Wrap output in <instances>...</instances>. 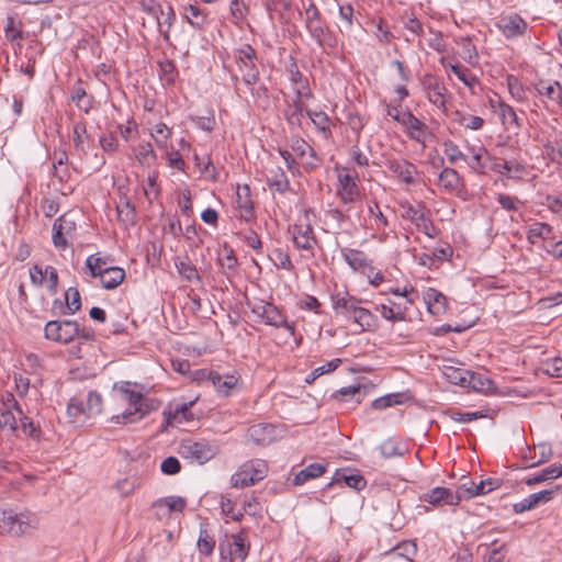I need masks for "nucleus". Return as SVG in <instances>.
I'll list each match as a JSON object with an SVG mask.
<instances>
[{
	"mask_svg": "<svg viewBox=\"0 0 562 562\" xmlns=\"http://www.w3.org/2000/svg\"><path fill=\"white\" fill-rule=\"evenodd\" d=\"M38 526L37 514L29 509L0 508V535L21 537L32 533Z\"/></svg>",
	"mask_w": 562,
	"mask_h": 562,
	"instance_id": "obj_1",
	"label": "nucleus"
},
{
	"mask_svg": "<svg viewBox=\"0 0 562 562\" xmlns=\"http://www.w3.org/2000/svg\"><path fill=\"white\" fill-rule=\"evenodd\" d=\"M234 59L244 83L252 88L260 79L259 69L255 63L257 52L251 45L244 44L235 50Z\"/></svg>",
	"mask_w": 562,
	"mask_h": 562,
	"instance_id": "obj_2",
	"label": "nucleus"
},
{
	"mask_svg": "<svg viewBox=\"0 0 562 562\" xmlns=\"http://www.w3.org/2000/svg\"><path fill=\"white\" fill-rule=\"evenodd\" d=\"M268 473V465L261 459H255L241 464L239 470L231 477V484L236 488L251 486L263 480Z\"/></svg>",
	"mask_w": 562,
	"mask_h": 562,
	"instance_id": "obj_3",
	"label": "nucleus"
},
{
	"mask_svg": "<svg viewBox=\"0 0 562 562\" xmlns=\"http://www.w3.org/2000/svg\"><path fill=\"white\" fill-rule=\"evenodd\" d=\"M45 338L58 344L67 345L79 335V324L72 319H56L46 323Z\"/></svg>",
	"mask_w": 562,
	"mask_h": 562,
	"instance_id": "obj_4",
	"label": "nucleus"
},
{
	"mask_svg": "<svg viewBox=\"0 0 562 562\" xmlns=\"http://www.w3.org/2000/svg\"><path fill=\"white\" fill-rule=\"evenodd\" d=\"M179 454L190 461L204 464L216 456L217 449L206 440H182L178 449Z\"/></svg>",
	"mask_w": 562,
	"mask_h": 562,
	"instance_id": "obj_5",
	"label": "nucleus"
},
{
	"mask_svg": "<svg viewBox=\"0 0 562 562\" xmlns=\"http://www.w3.org/2000/svg\"><path fill=\"white\" fill-rule=\"evenodd\" d=\"M305 29L311 38L324 50L333 49L337 46V36L324 19L306 24Z\"/></svg>",
	"mask_w": 562,
	"mask_h": 562,
	"instance_id": "obj_6",
	"label": "nucleus"
},
{
	"mask_svg": "<svg viewBox=\"0 0 562 562\" xmlns=\"http://www.w3.org/2000/svg\"><path fill=\"white\" fill-rule=\"evenodd\" d=\"M294 246L307 251L311 257L315 256V247L318 245L313 229V224H294L291 227Z\"/></svg>",
	"mask_w": 562,
	"mask_h": 562,
	"instance_id": "obj_7",
	"label": "nucleus"
},
{
	"mask_svg": "<svg viewBox=\"0 0 562 562\" xmlns=\"http://www.w3.org/2000/svg\"><path fill=\"white\" fill-rule=\"evenodd\" d=\"M463 482L458 485L460 499H470L479 495H484L499 486L497 479H487L475 484L470 477L463 476Z\"/></svg>",
	"mask_w": 562,
	"mask_h": 562,
	"instance_id": "obj_8",
	"label": "nucleus"
},
{
	"mask_svg": "<svg viewBox=\"0 0 562 562\" xmlns=\"http://www.w3.org/2000/svg\"><path fill=\"white\" fill-rule=\"evenodd\" d=\"M496 26L507 40L525 35L528 29L527 22L517 13L501 15Z\"/></svg>",
	"mask_w": 562,
	"mask_h": 562,
	"instance_id": "obj_9",
	"label": "nucleus"
},
{
	"mask_svg": "<svg viewBox=\"0 0 562 562\" xmlns=\"http://www.w3.org/2000/svg\"><path fill=\"white\" fill-rule=\"evenodd\" d=\"M422 499L432 506L452 505L457 506L461 502L458 487L451 491L447 487L437 486L422 496Z\"/></svg>",
	"mask_w": 562,
	"mask_h": 562,
	"instance_id": "obj_10",
	"label": "nucleus"
},
{
	"mask_svg": "<svg viewBox=\"0 0 562 562\" xmlns=\"http://www.w3.org/2000/svg\"><path fill=\"white\" fill-rule=\"evenodd\" d=\"M392 119L407 128V135L411 139L422 142V137L427 131V125L417 119L411 111L396 113Z\"/></svg>",
	"mask_w": 562,
	"mask_h": 562,
	"instance_id": "obj_11",
	"label": "nucleus"
},
{
	"mask_svg": "<svg viewBox=\"0 0 562 562\" xmlns=\"http://www.w3.org/2000/svg\"><path fill=\"white\" fill-rule=\"evenodd\" d=\"M357 179V172L352 175L349 172L338 175L337 194L339 195L341 202L351 203L355 202L359 196L360 191L356 182Z\"/></svg>",
	"mask_w": 562,
	"mask_h": 562,
	"instance_id": "obj_12",
	"label": "nucleus"
},
{
	"mask_svg": "<svg viewBox=\"0 0 562 562\" xmlns=\"http://www.w3.org/2000/svg\"><path fill=\"white\" fill-rule=\"evenodd\" d=\"M423 86L426 90L428 101L439 109H445L447 93L445 85L434 76H425Z\"/></svg>",
	"mask_w": 562,
	"mask_h": 562,
	"instance_id": "obj_13",
	"label": "nucleus"
},
{
	"mask_svg": "<svg viewBox=\"0 0 562 562\" xmlns=\"http://www.w3.org/2000/svg\"><path fill=\"white\" fill-rule=\"evenodd\" d=\"M155 409V405L146 397L140 400L139 404L132 409H127L122 414L112 416L111 422L114 424H128L135 423L145 417L150 411Z\"/></svg>",
	"mask_w": 562,
	"mask_h": 562,
	"instance_id": "obj_14",
	"label": "nucleus"
},
{
	"mask_svg": "<svg viewBox=\"0 0 562 562\" xmlns=\"http://www.w3.org/2000/svg\"><path fill=\"white\" fill-rule=\"evenodd\" d=\"M387 168L406 184H414L418 173L416 166L406 159H390Z\"/></svg>",
	"mask_w": 562,
	"mask_h": 562,
	"instance_id": "obj_15",
	"label": "nucleus"
},
{
	"mask_svg": "<svg viewBox=\"0 0 562 562\" xmlns=\"http://www.w3.org/2000/svg\"><path fill=\"white\" fill-rule=\"evenodd\" d=\"M554 490H543L538 493L530 494L526 498L513 505L516 514H521L536 508L539 504H544L553 498Z\"/></svg>",
	"mask_w": 562,
	"mask_h": 562,
	"instance_id": "obj_16",
	"label": "nucleus"
},
{
	"mask_svg": "<svg viewBox=\"0 0 562 562\" xmlns=\"http://www.w3.org/2000/svg\"><path fill=\"white\" fill-rule=\"evenodd\" d=\"M331 303L336 314L352 318L361 301L347 293L346 295H331Z\"/></svg>",
	"mask_w": 562,
	"mask_h": 562,
	"instance_id": "obj_17",
	"label": "nucleus"
},
{
	"mask_svg": "<svg viewBox=\"0 0 562 562\" xmlns=\"http://www.w3.org/2000/svg\"><path fill=\"white\" fill-rule=\"evenodd\" d=\"M370 386L367 384H357L344 386L333 393V398L339 402L353 401L355 404H360L367 396Z\"/></svg>",
	"mask_w": 562,
	"mask_h": 562,
	"instance_id": "obj_18",
	"label": "nucleus"
},
{
	"mask_svg": "<svg viewBox=\"0 0 562 562\" xmlns=\"http://www.w3.org/2000/svg\"><path fill=\"white\" fill-rule=\"evenodd\" d=\"M340 254L353 271H364L366 269H369L370 272H373V268L363 251L344 247L340 249Z\"/></svg>",
	"mask_w": 562,
	"mask_h": 562,
	"instance_id": "obj_19",
	"label": "nucleus"
},
{
	"mask_svg": "<svg viewBox=\"0 0 562 562\" xmlns=\"http://www.w3.org/2000/svg\"><path fill=\"white\" fill-rule=\"evenodd\" d=\"M247 434L255 443L267 446L276 438V427L272 424H256L248 428Z\"/></svg>",
	"mask_w": 562,
	"mask_h": 562,
	"instance_id": "obj_20",
	"label": "nucleus"
},
{
	"mask_svg": "<svg viewBox=\"0 0 562 562\" xmlns=\"http://www.w3.org/2000/svg\"><path fill=\"white\" fill-rule=\"evenodd\" d=\"M424 301L427 305V310L431 315H442L447 311V299L438 290L428 288L424 293Z\"/></svg>",
	"mask_w": 562,
	"mask_h": 562,
	"instance_id": "obj_21",
	"label": "nucleus"
},
{
	"mask_svg": "<svg viewBox=\"0 0 562 562\" xmlns=\"http://www.w3.org/2000/svg\"><path fill=\"white\" fill-rule=\"evenodd\" d=\"M267 308L268 312H266V317L263 318L265 324L276 328L283 327L292 336L295 334L294 323L289 322L286 316L274 304H268Z\"/></svg>",
	"mask_w": 562,
	"mask_h": 562,
	"instance_id": "obj_22",
	"label": "nucleus"
},
{
	"mask_svg": "<svg viewBox=\"0 0 562 562\" xmlns=\"http://www.w3.org/2000/svg\"><path fill=\"white\" fill-rule=\"evenodd\" d=\"M527 239L532 245L537 244L539 239L546 240L550 244L552 240L557 239V235L551 225L542 222H536L529 226L527 231Z\"/></svg>",
	"mask_w": 562,
	"mask_h": 562,
	"instance_id": "obj_23",
	"label": "nucleus"
},
{
	"mask_svg": "<svg viewBox=\"0 0 562 562\" xmlns=\"http://www.w3.org/2000/svg\"><path fill=\"white\" fill-rule=\"evenodd\" d=\"M342 483L357 492L362 491L367 486V481L361 474H345L344 472L337 471L334 479L326 485V488H330L335 485L341 486Z\"/></svg>",
	"mask_w": 562,
	"mask_h": 562,
	"instance_id": "obj_24",
	"label": "nucleus"
},
{
	"mask_svg": "<svg viewBox=\"0 0 562 562\" xmlns=\"http://www.w3.org/2000/svg\"><path fill=\"white\" fill-rule=\"evenodd\" d=\"M227 551L231 562H244L249 552V546L246 543L244 533H236L232 537V542L227 544Z\"/></svg>",
	"mask_w": 562,
	"mask_h": 562,
	"instance_id": "obj_25",
	"label": "nucleus"
},
{
	"mask_svg": "<svg viewBox=\"0 0 562 562\" xmlns=\"http://www.w3.org/2000/svg\"><path fill=\"white\" fill-rule=\"evenodd\" d=\"M100 278L101 285L104 289L112 290L117 288L125 279V271L120 267L103 268Z\"/></svg>",
	"mask_w": 562,
	"mask_h": 562,
	"instance_id": "obj_26",
	"label": "nucleus"
},
{
	"mask_svg": "<svg viewBox=\"0 0 562 562\" xmlns=\"http://www.w3.org/2000/svg\"><path fill=\"white\" fill-rule=\"evenodd\" d=\"M207 380L212 382L217 392L223 395H228L229 392L236 386L237 378L233 374L222 375L217 371L211 370Z\"/></svg>",
	"mask_w": 562,
	"mask_h": 562,
	"instance_id": "obj_27",
	"label": "nucleus"
},
{
	"mask_svg": "<svg viewBox=\"0 0 562 562\" xmlns=\"http://www.w3.org/2000/svg\"><path fill=\"white\" fill-rule=\"evenodd\" d=\"M175 267L178 273L188 282H201V277L196 267L191 262L188 256L176 257Z\"/></svg>",
	"mask_w": 562,
	"mask_h": 562,
	"instance_id": "obj_28",
	"label": "nucleus"
},
{
	"mask_svg": "<svg viewBox=\"0 0 562 562\" xmlns=\"http://www.w3.org/2000/svg\"><path fill=\"white\" fill-rule=\"evenodd\" d=\"M562 476V463H555L542 469L540 472L525 480L528 486H533L542 482L552 481Z\"/></svg>",
	"mask_w": 562,
	"mask_h": 562,
	"instance_id": "obj_29",
	"label": "nucleus"
},
{
	"mask_svg": "<svg viewBox=\"0 0 562 562\" xmlns=\"http://www.w3.org/2000/svg\"><path fill=\"white\" fill-rule=\"evenodd\" d=\"M462 179L459 172L450 167H445L439 176L438 183L447 192H453L461 186Z\"/></svg>",
	"mask_w": 562,
	"mask_h": 562,
	"instance_id": "obj_30",
	"label": "nucleus"
},
{
	"mask_svg": "<svg viewBox=\"0 0 562 562\" xmlns=\"http://www.w3.org/2000/svg\"><path fill=\"white\" fill-rule=\"evenodd\" d=\"M183 15L192 27L200 31L204 30L207 23V13L201 10L196 3L184 7Z\"/></svg>",
	"mask_w": 562,
	"mask_h": 562,
	"instance_id": "obj_31",
	"label": "nucleus"
},
{
	"mask_svg": "<svg viewBox=\"0 0 562 562\" xmlns=\"http://www.w3.org/2000/svg\"><path fill=\"white\" fill-rule=\"evenodd\" d=\"M267 184L279 193H284L290 188V181L281 167H276L269 170Z\"/></svg>",
	"mask_w": 562,
	"mask_h": 562,
	"instance_id": "obj_32",
	"label": "nucleus"
},
{
	"mask_svg": "<svg viewBox=\"0 0 562 562\" xmlns=\"http://www.w3.org/2000/svg\"><path fill=\"white\" fill-rule=\"evenodd\" d=\"M326 467L327 465L325 463H312L307 465L294 475L293 484L303 485L312 479L319 477L325 473Z\"/></svg>",
	"mask_w": 562,
	"mask_h": 562,
	"instance_id": "obj_33",
	"label": "nucleus"
},
{
	"mask_svg": "<svg viewBox=\"0 0 562 562\" xmlns=\"http://www.w3.org/2000/svg\"><path fill=\"white\" fill-rule=\"evenodd\" d=\"M492 106L501 116V120L504 125L514 124L517 127L521 126L520 120L513 106H510L509 104L505 103L502 100L496 101L495 104L492 103Z\"/></svg>",
	"mask_w": 562,
	"mask_h": 562,
	"instance_id": "obj_34",
	"label": "nucleus"
},
{
	"mask_svg": "<svg viewBox=\"0 0 562 562\" xmlns=\"http://www.w3.org/2000/svg\"><path fill=\"white\" fill-rule=\"evenodd\" d=\"M71 100L85 113H89L92 108L93 98L87 94L81 86V80H78L77 85L72 88Z\"/></svg>",
	"mask_w": 562,
	"mask_h": 562,
	"instance_id": "obj_35",
	"label": "nucleus"
},
{
	"mask_svg": "<svg viewBox=\"0 0 562 562\" xmlns=\"http://www.w3.org/2000/svg\"><path fill=\"white\" fill-rule=\"evenodd\" d=\"M157 19V24L159 29V33L162 36L164 41L166 43L170 42V29L173 25V22L176 21V13L173 9L169 5L168 11L165 12V15L157 14L155 16Z\"/></svg>",
	"mask_w": 562,
	"mask_h": 562,
	"instance_id": "obj_36",
	"label": "nucleus"
},
{
	"mask_svg": "<svg viewBox=\"0 0 562 562\" xmlns=\"http://www.w3.org/2000/svg\"><path fill=\"white\" fill-rule=\"evenodd\" d=\"M538 92L555 102L562 109V85L559 81H552L548 85L541 82L538 87Z\"/></svg>",
	"mask_w": 562,
	"mask_h": 562,
	"instance_id": "obj_37",
	"label": "nucleus"
},
{
	"mask_svg": "<svg viewBox=\"0 0 562 562\" xmlns=\"http://www.w3.org/2000/svg\"><path fill=\"white\" fill-rule=\"evenodd\" d=\"M380 451L383 458L390 459L395 457H403L406 452V449L397 440L389 438L381 443Z\"/></svg>",
	"mask_w": 562,
	"mask_h": 562,
	"instance_id": "obj_38",
	"label": "nucleus"
},
{
	"mask_svg": "<svg viewBox=\"0 0 562 562\" xmlns=\"http://www.w3.org/2000/svg\"><path fill=\"white\" fill-rule=\"evenodd\" d=\"M467 384L482 393H488L494 389L493 381L481 373L470 372Z\"/></svg>",
	"mask_w": 562,
	"mask_h": 562,
	"instance_id": "obj_39",
	"label": "nucleus"
},
{
	"mask_svg": "<svg viewBox=\"0 0 562 562\" xmlns=\"http://www.w3.org/2000/svg\"><path fill=\"white\" fill-rule=\"evenodd\" d=\"M524 169V166L515 160H505L504 162H496L492 166L493 171L507 177H518L522 173Z\"/></svg>",
	"mask_w": 562,
	"mask_h": 562,
	"instance_id": "obj_40",
	"label": "nucleus"
},
{
	"mask_svg": "<svg viewBox=\"0 0 562 562\" xmlns=\"http://www.w3.org/2000/svg\"><path fill=\"white\" fill-rule=\"evenodd\" d=\"M307 116L311 119L315 127L321 131L325 137L330 135L329 122L330 119L323 111L306 110Z\"/></svg>",
	"mask_w": 562,
	"mask_h": 562,
	"instance_id": "obj_41",
	"label": "nucleus"
},
{
	"mask_svg": "<svg viewBox=\"0 0 562 562\" xmlns=\"http://www.w3.org/2000/svg\"><path fill=\"white\" fill-rule=\"evenodd\" d=\"M196 546L199 552L205 557H210L214 551L215 540L203 526L200 528Z\"/></svg>",
	"mask_w": 562,
	"mask_h": 562,
	"instance_id": "obj_42",
	"label": "nucleus"
},
{
	"mask_svg": "<svg viewBox=\"0 0 562 562\" xmlns=\"http://www.w3.org/2000/svg\"><path fill=\"white\" fill-rule=\"evenodd\" d=\"M352 321L355 324L359 325L360 330L363 331L369 330L374 326L375 316L369 310L359 305Z\"/></svg>",
	"mask_w": 562,
	"mask_h": 562,
	"instance_id": "obj_43",
	"label": "nucleus"
},
{
	"mask_svg": "<svg viewBox=\"0 0 562 562\" xmlns=\"http://www.w3.org/2000/svg\"><path fill=\"white\" fill-rule=\"evenodd\" d=\"M401 206L404 210L402 217L416 226H419L420 220H424V216L426 215L425 205L419 203L417 206L412 204H402Z\"/></svg>",
	"mask_w": 562,
	"mask_h": 562,
	"instance_id": "obj_44",
	"label": "nucleus"
},
{
	"mask_svg": "<svg viewBox=\"0 0 562 562\" xmlns=\"http://www.w3.org/2000/svg\"><path fill=\"white\" fill-rule=\"evenodd\" d=\"M89 138L87 133V123L85 121L76 122L74 125V145L78 151L87 154L86 140Z\"/></svg>",
	"mask_w": 562,
	"mask_h": 562,
	"instance_id": "obj_45",
	"label": "nucleus"
},
{
	"mask_svg": "<svg viewBox=\"0 0 562 562\" xmlns=\"http://www.w3.org/2000/svg\"><path fill=\"white\" fill-rule=\"evenodd\" d=\"M117 216L121 223L125 226L135 225L136 223V210L130 201H125L116 207Z\"/></svg>",
	"mask_w": 562,
	"mask_h": 562,
	"instance_id": "obj_46",
	"label": "nucleus"
},
{
	"mask_svg": "<svg viewBox=\"0 0 562 562\" xmlns=\"http://www.w3.org/2000/svg\"><path fill=\"white\" fill-rule=\"evenodd\" d=\"M390 553L397 557H402L405 560L412 562L413 558L417 553V544L415 543V541L405 540L400 542L396 547H394Z\"/></svg>",
	"mask_w": 562,
	"mask_h": 562,
	"instance_id": "obj_47",
	"label": "nucleus"
},
{
	"mask_svg": "<svg viewBox=\"0 0 562 562\" xmlns=\"http://www.w3.org/2000/svg\"><path fill=\"white\" fill-rule=\"evenodd\" d=\"M469 151L472 154L471 160L468 161L470 168L476 173H484L486 165L483 157L484 155H487V150L481 146L476 149L474 147H470Z\"/></svg>",
	"mask_w": 562,
	"mask_h": 562,
	"instance_id": "obj_48",
	"label": "nucleus"
},
{
	"mask_svg": "<svg viewBox=\"0 0 562 562\" xmlns=\"http://www.w3.org/2000/svg\"><path fill=\"white\" fill-rule=\"evenodd\" d=\"M103 400L99 392L90 391L87 394L86 415L95 416L102 412Z\"/></svg>",
	"mask_w": 562,
	"mask_h": 562,
	"instance_id": "obj_49",
	"label": "nucleus"
},
{
	"mask_svg": "<svg viewBox=\"0 0 562 562\" xmlns=\"http://www.w3.org/2000/svg\"><path fill=\"white\" fill-rule=\"evenodd\" d=\"M0 428L11 435L15 434L19 429V417L10 412V409L2 408L0 411Z\"/></svg>",
	"mask_w": 562,
	"mask_h": 562,
	"instance_id": "obj_50",
	"label": "nucleus"
},
{
	"mask_svg": "<svg viewBox=\"0 0 562 562\" xmlns=\"http://www.w3.org/2000/svg\"><path fill=\"white\" fill-rule=\"evenodd\" d=\"M270 259L273 261L274 266L279 269H283L286 271H292L294 269V266L291 261L289 254L281 248L273 249L270 255Z\"/></svg>",
	"mask_w": 562,
	"mask_h": 562,
	"instance_id": "obj_51",
	"label": "nucleus"
},
{
	"mask_svg": "<svg viewBox=\"0 0 562 562\" xmlns=\"http://www.w3.org/2000/svg\"><path fill=\"white\" fill-rule=\"evenodd\" d=\"M68 162V155L66 151H59L55 153L53 157V169H54V176L59 179V181H63L65 178L68 177V170L67 168H61L63 166L67 165Z\"/></svg>",
	"mask_w": 562,
	"mask_h": 562,
	"instance_id": "obj_52",
	"label": "nucleus"
},
{
	"mask_svg": "<svg viewBox=\"0 0 562 562\" xmlns=\"http://www.w3.org/2000/svg\"><path fill=\"white\" fill-rule=\"evenodd\" d=\"M456 116H457L456 121L459 124H461L462 126H464L469 130H472V131L480 130L484 124V120L476 115L465 114V113L457 111Z\"/></svg>",
	"mask_w": 562,
	"mask_h": 562,
	"instance_id": "obj_53",
	"label": "nucleus"
},
{
	"mask_svg": "<svg viewBox=\"0 0 562 562\" xmlns=\"http://www.w3.org/2000/svg\"><path fill=\"white\" fill-rule=\"evenodd\" d=\"M290 147L300 158L308 153L312 158L316 159L315 150L300 136L291 137Z\"/></svg>",
	"mask_w": 562,
	"mask_h": 562,
	"instance_id": "obj_54",
	"label": "nucleus"
},
{
	"mask_svg": "<svg viewBox=\"0 0 562 562\" xmlns=\"http://www.w3.org/2000/svg\"><path fill=\"white\" fill-rule=\"evenodd\" d=\"M86 266L90 271L92 277H97L101 274L103 268H109V258L108 257H98L97 255H91L86 259Z\"/></svg>",
	"mask_w": 562,
	"mask_h": 562,
	"instance_id": "obj_55",
	"label": "nucleus"
},
{
	"mask_svg": "<svg viewBox=\"0 0 562 562\" xmlns=\"http://www.w3.org/2000/svg\"><path fill=\"white\" fill-rule=\"evenodd\" d=\"M442 146L443 153L447 155L451 165L457 164L458 160L468 161L467 156L460 150L459 146L454 142L447 139L443 142Z\"/></svg>",
	"mask_w": 562,
	"mask_h": 562,
	"instance_id": "obj_56",
	"label": "nucleus"
},
{
	"mask_svg": "<svg viewBox=\"0 0 562 562\" xmlns=\"http://www.w3.org/2000/svg\"><path fill=\"white\" fill-rule=\"evenodd\" d=\"M229 11L233 18V23L235 25H240L246 19L248 8L241 0H231Z\"/></svg>",
	"mask_w": 562,
	"mask_h": 562,
	"instance_id": "obj_57",
	"label": "nucleus"
},
{
	"mask_svg": "<svg viewBox=\"0 0 562 562\" xmlns=\"http://www.w3.org/2000/svg\"><path fill=\"white\" fill-rule=\"evenodd\" d=\"M378 310L386 321L401 322L405 319V313L401 310L400 305L393 304L392 306L381 304Z\"/></svg>",
	"mask_w": 562,
	"mask_h": 562,
	"instance_id": "obj_58",
	"label": "nucleus"
},
{
	"mask_svg": "<svg viewBox=\"0 0 562 562\" xmlns=\"http://www.w3.org/2000/svg\"><path fill=\"white\" fill-rule=\"evenodd\" d=\"M135 156L142 165H150L156 158L150 143H140L135 149Z\"/></svg>",
	"mask_w": 562,
	"mask_h": 562,
	"instance_id": "obj_59",
	"label": "nucleus"
},
{
	"mask_svg": "<svg viewBox=\"0 0 562 562\" xmlns=\"http://www.w3.org/2000/svg\"><path fill=\"white\" fill-rule=\"evenodd\" d=\"M401 397H402V394H400V393L386 394L379 398H375L371 405L374 409L382 411V409H385L393 405L401 404L402 403Z\"/></svg>",
	"mask_w": 562,
	"mask_h": 562,
	"instance_id": "obj_60",
	"label": "nucleus"
},
{
	"mask_svg": "<svg viewBox=\"0 0 562 562\" xmlns=\"http://www.w3.org/2000/svg\"><path fill=\"white\" fill-rule=\"evenodd\" d=\"M130 383L125 382L124 385L120 386L119 391L122 395V400L126 402L131 407L135 408L144 395L139 392L133 391L128 387Z\"/></svg>",
	"mask_w": 562,
	"mask_h": 562,
	"instance_id": "obj_61",
	"label": "nucleus"
},
{
	"mask_svg": "<svg viewBox=\"0 0 562 562\" xmlns=\"http://www.w3.org/2000/svg\"><path fill=\"white\" fill-rule=\"evenodd\" d=\"M451 71L458 77L460 81H462L468 87H473L476 83V78L471 74V71L462 66V65H451Z\"/></svg>",
	"mask_w": 562,
	"mask_h": 562,
	"instance_id": "obj_62",
	"label": "nucleus"
},
{
	"mask_svg": "<svg viewBox=\"0 0 562 562\" xmlns=\"http://www.w3.org/2000/svg\"><path fill=\"white\" fill-rule=\"evenodd\" d=\"M469 374H470L469 371L453 368V367H449L445 370V375L451 383L459 384L462 386L467 384Z\"/></svg>",
	"mask_w": 562,
	"mask_h": 562,
	"instance_id": "obj_63",
	"label": "nucleus"
},
{
	"mask_svg": "<svg viewBox=\"0 0 562 562\" xmlns=\"http://www.w3.org/2000/svg\"><path fill=\"white\" fill-rule=\"evenodd\" d=\"M66 306L69 314H75L81 307L80 293L77 288H69L65 293Z\"/></svg>",
	"mask_w": 562,
	"mask_h": 562,
	"instance_id": "obj_64",
	"label": "nucleus"
}]
</instances>
